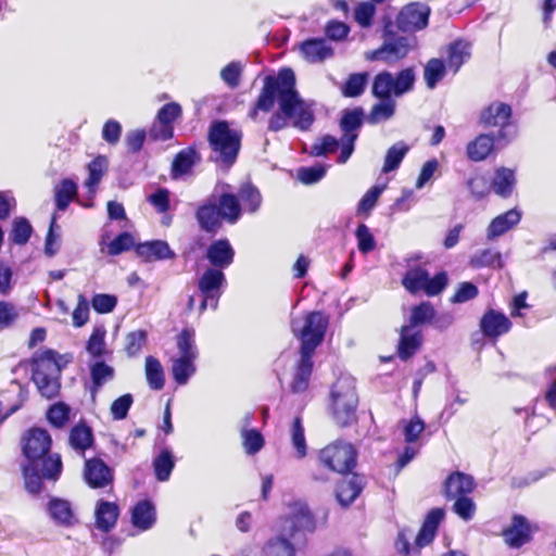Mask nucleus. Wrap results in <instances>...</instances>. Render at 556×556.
Returning a JSON list of instances; mask_svg holds the SVG:
<instances>
[{
  "label": "nucleus",
  "mask_w": 556,
  "mask_h": 556,
  "mask_svg": "<svg viewBox=\"0 0 556 556\" xmlns=\"http://www.w3.org/2000/svg\"><path fill=\"white\" fill-rule=\"evenodd\" d=\"M226 283L227 280L224 270L212 267L204 270L198 279V289L203 296L199 306L200 314H202L208 306L213 309L217 308L219 298L223 293V288Z\"/></svg>",
  "instance_id": "nucleus-12"
},
{
  "label": "nucleus",
  "mask_w": 556,
  "mask_h": 556,
  "mask_svg": "<svg viewBox=\"0 0 556 556\" xmlns=\"http://www.w3.org/2000/svg\"><path fill=\"white\" fill-rule=\"evenodd\" d=\"M476 488L475 479L467 473L455 471L444 482V494L447 500L467 496Z\"/></svg>",
  "instance_id": "nucleus-23"
},
{
  "label": "nucleus",
  "mask_w": 556,
  "mask_h": 556,
  "mask_svg": "<svg viewBox=\"0 0 556 556\" xmlns=\"http://www.w3.org/2000/svg\"><path fill=\"white\" fill-rule=\"evenodd\" d=\"M195 359L186 357H176L172 364V375L175 382L179 386H185L189 381L190 377L197 371L194 364Z\"/></svg>",
  "instance_id": "nucleus-43"
},
{
  "label": "nucleus",
  "mask_w": 556,
  "mask_h": 556,
  "mask_svg": "<svg viewBox=\"0 0 556 556\" xmlns=\"http://www.w3.org/2000/svg\"><path fill=\"white\" fill-rule=\"evenodd\" d=\"M71 362V354H60L51 349L34 353L30 359L31 380L43 397L50 400L59 395L62 369Z\"/></svg>",
  "instance_id": "nucleus-3"
},
{
  "label": "nucleus",
  "mask_w": 556,
  "mask_h": 556,
  "mask_svg": "<svg viewBox=\"0 0 556 556\" xmlns=\"http://www.w3.org/2000/svg\"><path fill=\"white\" fill-rule=\"evenodd\" d=\"M318 459L327 469L346 475L356 466L357 451L352 443L337 440L319 451Z\"/></svg>",
  "instance_id": "nucleus-9"
},
{
  "label": "nucleus",
  "mask_w": 556,
  "mask_h": 556,
  "mask_svg": "<svg viewBox=\"0 0 556 556\" xmlns=\"http://www.w3.org/2000/svg\"><path fill=\"white\" fill-rule=\"evenodd\" d=\"M421 343L422 334L420 331L414 330L412 326H403L397 346L399 357L407 361L419 350Z\"/></svg>",
  "instance_id": "nucleus-29"
},
{
  "label": "nucleus",
  "mask_w": 556,
  "mask_h": 556,
  "mask_svg": "<svg viewBox=\"0 0 556 556\" xmlns=\"http://www.w3.org/2000/svg\"><path fill=\"white\" fill-rule=\"evenodd\" d=\"M382 38L383 43L380 48L366 52V60L382 61L387 64H394L404 59L415 43L414 37L393 35L391 21H388L384 24Z\"/></svg>",
  "instance_id": "nucleus-8"
},
{
  "label": "nucleus",
  "mask_w": 556,
  "mask_h": 556,
  "mask_svg": "<svg viewBox=\"0 0 556 556\" xmlns=\"http://www.w3.org/2000/svg\"><path fill=\"white\" fill-rule=\"evenodd\" d=\"M501 263V254L493 249H484L476 252L469 261L473 268L492 267Z\"/></svg>",
  "instance_id": "nucleus-54"
},
{
  "label": "nucleus",
  "mask_w": 556,
  "mask_h": 556,
  "mask_svg": "<svg viewBox=\"0 0 556 556\" xmlns=\"http://www.w3.org/2000/svg\"><path fill=\"white\" fill-rule=\"evenodd\" d=\"M33 233V227L27 218L16 217L12 223L9 240L16 245H25Z\"/></svg>",
  "instance_id": "nucleus-49"
},
{
  "label": "nucleus",
  "mask_w": 556,
  "mask_h": 556,
  "mask_svg": "<svg viewBox=\"0 0 556 556\" xmlns=\"http://www.w3.org/2000/svg\"><path fill=\"white\" fill-rule=\"evenodd\" d=\"M435 316V311L430 302H422L416 305L412 309L409 325L415 328L418 325H422L432 320Z\"/></svg>",
  "instance_id": "nucleus-56"
},
{
  "label": "nucleus",
  "mask_w": 556,
  "mask_h": 556,
  "mask_svg": "<svg viewBox=\"0 0 556 556\" xmlns=\"http://www.w3.org/2000/svg\"><path fill=\"white\" fill-rule=\"evenodd\" d=\"M375 14L376 7L371 1L359 2L354 10V18L363 28L371 26Z\"/></svg>",
  "instance_id": "nucleus-62"
},
{
  "label": "nucleus",
  "mask_w": 556,
  "mask_h": 556,
  "mask_svg": "<svg viewBox=\"0 0 556 556\" xmlns=\"http://www.w3.org/2000/svg\"><path fill=\"white\" fill-rule=\"evenodd\" d=\"M295 372L293 375L290 390L292 393H303L309 384V379L313 371V356L300 354V359L296 363Z\"/></svg>",
  "instance_id": "nucleus-33"
},
{
  "label": "nucleus",
  "mask_w": 556,
  "mask_h": 556,
  "mask_svg": "<svg viewBox=\"0 0 556 556\" xmlns=\"http://www.w3.org/2000/svg\"><path fill=\"white\" fill-rule=\"evenodd\" d=\"M108 159L104 155H98L88 164V178L85 187L89 193L94 194L104 173L108 169Z\"/></svg>",
  "instance_id": "nucleus-42"
},
{
  "label": "nucleus",
  "mask_w": 556,
  "mask_h": 556,
  "mask_svg": "<svg viewBox=\"0 0 556 556\" xmlns=\"http://www.w3.org/2000/svg\"><path fill=\"white\" fill-rule=\"evenodd\" d=\"M106 330L104 326H94L93 330L86 342V351L90 355L91 359H102L103 356L109 354V350L105 343Z\"/></svg>",
  "instance_id": "nucleus-36"
},
{
  "label": "nucleus",
  "mask_w": 556,
  "mask_h": 556,
  "mask_svg": "<svg viewBox=\"0 0 556 556\" xmlns=\"http://www.w3.org/2000/svg\"><path fill=\"white\" fill-rule=\"evenodd\" d=\"M396 102L394 99H379V102L371 106L369 114L366 116V121L370 125L387 122L394 116Z\"/></svg>",
  "instance_id": "nucleus-39"
},
{
  "label": "nucleus",
  "mask_w": 556,
  "mask_h": 556,
  "mask_svg": "<svg viewBox=\"0 0 556 556\" xmlns=\"http://www.w3.org/2000/svg\"><path fill=\"white\" fill-rule=\"evenodd\" d=\"M292 446L296 452L298 458H304L307 454V445L304 435V428L300 417H295L291 427Z\"/></svg>",
  "instance_id": "nucleus-53"
},
{
  "label": "nucleus",
  "mask_w": 556,
  "mask_h": 556,
  "mask_svg": "<svg viewBox=\"0 0 556 556\" xmlns=\"http://www.w3.org/2000/svg\"><path fill=\"white\" fill-rule=\"evenodd\" d=\"M175 467L174 457L172 451L164 448L154 459L153 468L155 477L159 481H167Z\"/></svg>",
  "instance_id": "nucleus-47"
},
{
  "label": "nucleus",
  "mask_w": 556,
  "mask_h": 556,
  "mask_svg": "<svg viewBox=\"0 0 556 556\" xmlns=\"http://www.w3.org/2000/svg\"><path fill=\"white\" fill-rule=\"evenodd\" d=\"M217 189L206 198L198 207L195 212V219L201 230L215 235L222 227V216L217 208Z\"/></svg>",
  "instance_id": "nucleus-16"
},
{
  "label": "nucleus",
  "mask_w": 556,
  "mask_h": 556,
  "mask_svg": "<svg viewBox=\"0 0 556 556\" xmlns=\"http://www.w3.org/2000/svg\"><path fill=\"white\" fill-rule=\"evenodd\" d=\"M77 193V185L72 179H63L55 188V205L65 211Z\"/></svg>",
  "instance_id": "nucleus-51"
},
{
  "label": "nucleus",
  "mask_w": 556,
  "mask_h": 556,
  "mask_svg": "<svg viewBox=\"0 0 556 556\" xmlns=\"http://www.w3.org/2000/svg\"><path fill=\"white\" fill-rule=\"evenodd\" d=\"M46 513L58 527L72 528L78 523L73 504L65 498L51 496L46 505Z\"/></svg>",
  "instance_id": "nucleus-17"
},
{
  "label": "nucleus",
  "mask_w": 556,
  "mask_h": 556,
  "mask_svg": "<svg viewBox=\"0 0 556 556\" xmlns=\"http://www.w3.org/2000/svg\"><path fill=\"white\" fill-rule=\"evenodd\" d=\"M408 150L409 147L403 141H399L390 147L384 157L382 173L388 174L395 170L402 163Z\"/></svg>",
  "instance_id": "nucleus-48"
},
{
  "label": "nucleus",
  "mask_w": 556,
  "mask_h": 556,
  "mask_svg": "<svg viewBox=\"0 0 556 556\" xmlns=\"http://www.w3.org/2000/svg\"><path fill=\"white\" fill-rule=\"evenodd\" d=\"M443 518L444 510L442 508H433L428 513L415 539L417 548L425 547L433 541Z\"/></svg>",
  "instance_id": "nucleus-26"
},
{
  "label": "nucleus",
  "mask_w": 556,
  "mask_h": 556,
  "mask_svg": "<svg viewBox=\"0 0 556 556\" xmlns=\"http://www.w3.org/2000/svg\"><path fill=\"white\" fill-rule=\"evenodd\" d=\"M416 80L413 67L401 70L395 75L389 71L379 72L371 83V94L377 99L402 97L414 88Z\"/></svg>",
  "instance_id": "nucleus-7"
},
{
  "label": "nucleus",
  "mask_w": 556,
  "mask_h": 556,
  "mask_svg": "<svg viewBox=\"0 0 556 556\" xmlns=\"http://www.w3.org/2000/svg\"><path fill=\"white\" fill-rule=\"evenodd\" d=\"M315 529L314 518L303 504H295L291 515L283 519L280 536L270 539L263 547V556H294L295 551L290 539L298 541L305 532Z\"/></svg>",
  "instance_id": "nucleus-4"
},
{
  "label": "nucleus",
  "mask_w": 556,
  "mask_h": 556,
  "mask_svg": "<svg viewBox=\"0 0 556 556\" xmlns=\"http://www.w3.org/2000/svg\"><path fill=\"white\" fill-rule=\"evenodd\" d=\"M516 185L515 172L507 167H500L495 170L491 184L493 191L501 198L507 199L511 195Z\"/></svg>",
  "instance_id": "nucleus-34"
},
{
  "label": "nucleus",
  "mask_w": 556,
  "mask_h": 556,
  "mask_svg": "<svg viewBox=\"0 0 556 556\" xmlns=\"http://www.w3.org/2000/svg\"><path fill=\"white\" fill-rule=\"evenodd\" d=\"M369 74L367 72L350 74L341 88V92L346 98H356L364 93L367 86Z\"/></svg>",
  "instance_id": "nucleus-45"
},
{
  "label": "nucleus",
  "mask_w": 556,
  "mask_h": 556,
  "mask_svg": "<svg viewBox=\"0 0 556 556\" xmlns=\"http://www.w3.org/2000/svg\"><path fill=\"white\" fill-rule=\"evenodd\" d=\"M52 440L47 430L31 428L23 437L22 451L27 460L23 466L25 489L38 494L42 480L56 481L62 472V459L58 453H50Z\"/></svg>",
  "instance_id": "nucleus-2"
},
{
  "label": "nucleus",
  "mask_w": 556,
  "mask_h": 556,
  "mask_svg": "<svg viewBox=\"0 0 556 556\" xmlns=\"http://www.w3.org/2000/svg\"><path fill=\"white\" fill-rule=\"evenodd\" d=\"M241 437L243 446L249 455H254L264 446V438L262 433L255 429H242Z\"/></svg>",
  "instance_id": "nucleus-60"
},
{
  "label": "nucleus",
  "mask_w": 556,
  "mask_h": 556,
  "mask_svg": "<svg viewBox=\"0 0 556 556\" xmlns=\"http://www.w3.org/2000/svg\"><path fill=\"white\" fill-rule=\"evenodd\" d=\"M121 509L117 503L100 498L94 504V528L103 533L111 532L117 525Z\"/></svg>",
  "instance_id": "nucleus-19"
},
{
  "label": "nucleus",
  "mask_w": 556,
  "mask_h": 556,
  "mask_svg": "<svg viewBox=\"0 0 556 556\" xmlns=\"http://www.w3.org/2000/svg\"><path fill=\"white\" fill-rule=\"evenodd\" d=\"M148 333L146 330L131 331L125 339V352L127 356L134 357L141 352V349L147 343Z\"/></svg>",
  "instance_id": "nucleus-58"
},
{
  "label": "nucleus",
  "mask_w": 556,
  "mask_h": 556,
  "mask_svg": "<svg viewBox=\"0 0 556 556\" xmlns=\"http://www.w3.org/2000/svg\"><path fill=\"white\" fill-rule=\"evenodd\" d=\"M364 110L362 108H354L352 110H344L340 119V129L342 136L340 138L341 151L338 157V163L344 164L354 151L355 141L358 138V130L364 123Z\"/></svg>",
  "instance_id": "nucleus-11"
},
{
  "label": "nucleus",
  "mask_w": 556,
  "mask_h": 556,
  "mask_svg": "<svg viewBox=\"0 0 556 556\" xmlns=\"http://www.w3.org/2000/svg\"><path fill=\"white\" fill-rule=\"evenodd\" d=\"M84 478L92 489H102L113 481L112 469L100 458H90L85 462Z\"/></svg>",
  "instance_id": "nucleus-21"
},
{
  "label": "nucleus",
  "mask_w": 556,
  "mask_h": 556,
  "mask_svg": "<svg viewBox=\"0 0 556 556\" xmlns=\"http://www.w3.org/2000/svg\"><path fill=\"white\" fill-rule=\"evenodd\" d=\"M431 8L425 2H409L396 15L395 23L404 33H417L429 24Z\"/></svg>",
  "instance_id": "nucleus-14"
},
{
  "label": "nucleus",
  "mask_w": 556,
  "mask_h": 556,
  "mask_svg": "<svg viewBox=\"0 0 556 556\" xmlns=\"http://www.w3.org/2000/svg\"><path fill=\"white\" fill-rule=\"evenodd\" d=\"M505 543L513 548H519L531 540L530 526L526 517L515 515L510 527L503 531Z\"/></svg>",
  "instance_id": "nucleus-24"
},
{
  "label": "nucleus",
  "mask_w": 556,
  "mask_h": 556,
  "mask_svg": "<svg viewBox=\"0 0 556 556\" xmlns=\"http://www.w3.org/2000/svg\"><path fill=\"white\" fill-rule=\"evenodd\" d=\"M134 404V396L125 393L115 399L110 406V414L114 420H124Z\"/></svg>",
  "instance_id": "nucleus-59"
},
{
  "label": "nucleus",
  "mask_w": 556,
  "mask_h": 556,
  "mask_svg": "<svg viewBox=\"0 0 556 556\" xmlns=\"http://www.w3.org/2000/svg\"><path fill=\"white\" fill-rule=\"evenodd\" d=\"M495 137L480 135L467 144V156L473 162L485 160L494 149Z\"/></svg>",
  "instance_id": "nucleus-35"
},
{
  "label": "nucleus",
  "mask_w": 556,
  "mask_h": 556,
  "mask_svg": "<svg viewBox=\"0 0 556 556\" xmlns=\"http://www.w3.org/2000/svg\"><path fill=\"white\" fill-rule=\"evenodd\" d=\"M328 327V318L321 312H311L306 315L301 329L292 323V330L301 341L300 354L314 356L315 350L324 341Z\"/></svg>",
  "instance_id": "nucleus-10"
},
{
  "label": "nucleus",
  "mask_w": 556,
  "mask_h": 556,
  "mask_svg": "<svg viewBox=\"0 0 556 556\" xmlns=\"http://www.w3.org/2000/svg\"><path fill=\"white\" fill-rule=\"evenodd\" d=\"M295 85V74L289 67L280 68L277 75H267L249 117L256 121L260 111H271L277 101L278 111L270 116L268 130H282L290 121L293 127L308 130L315 121L313 105L301 98Z\"/></svg>",
  "instance_id": "nucleus-1"
},
{
  "label": "nucleus",
  "mask_w": 556,
  "mask_h": 556,
  "mask_svg": "<svg viewBox=\"0 0 556 556\" xmlns=\"http://www.w3.org/2000/svg\"><path fill=\"white\" fill-rule=\"evenodd\" d=\"M238 199L242 203L245 212L256 213L262 205V194L260 190L251 182L243 184L238 191Z\"/></svg>",
  "instance_id": "nucleus-41"
},
{
  "label": "nucleus",
  "mask_w": 556,
  "mask_h": 556,
  "mask_svg": "<svg viewBox=\"0 0 556 556\" xmlns=\"http://www.w3.org/2000/svg\"><path fill=\"white\" fill-rule=\"evenodd\" d=\"M70 446L80 453H84L93 443L92 429L86 424L75 425L68 435Z\"/></svg>",
  "instance_id": "nucleus-38"
},
{
  "label": "nucleus",
  "mask_w": 556,
  "mask_h": 556,
  "mask_svg": "<svg viewBox=\"0 0 556 556\" xmlns=\"http://www.w3.org/2000/svg\"><path fill=\"white\" fill-rule=\"evenodd\" d=\"M207 140L212 149L211 161L223 169H229L237 161L242 131L230 128L226 121H216L208 128Z\"/></svg>",
  "instance_id": "nucleus-5"
},
{
  "label": "nucleus",
  "mask_w": 556,
  "mask_h": 556,
  "mask_svg": "<svg viewBox=\"0 0 556 556\" xmlns=\"http://www.w3.org/2000/svg\"><path fill=\"white\" fill-rule=\"evenodd\" d=\"M355 237L361 253L368 254L376 249L375 237L367 225L359 224L355 230Z\"/></svg>",
  "instance_id": "nucleus-61"
},
{
  "label": "nucleus",
  "mask_w": 556,
  "mask_h": 556,
  "mask_svg": "<svg viewBox=\"0 0 556 556\" xmlns=\"http://www.w3.org/2000/svg\"><path fill=\"white\" fill-rule=\"evenodd\" d=\"M181 106L176 102L164 104L157 112L156 119L149 130L152 140L166 141L174 135V122L181 116Z\"/></svg>",
  "instance_id": "nucleus-15"
},
{
  "label": "nucleus",
  "mask_w": 556,
  "mask_h": 556,
  "mask_svg": "<svg viewBox=\"0 0 556 556\" xmlns=\"http://www.w3.org/2000/svg\"><path fill=\"white\" fill-rule=\"evenodd\" d=\"M88 369L90 375L89 392L92 401H96L104 384L115 379V368L103 359H94L88 362Z\"/></svg>",
  "instance_id": "nucleus-22"
},
{
  "label": "nucleus",
  "mask_w": 556,
  "mask_h": 556,
  "mask_svg": "<svg viewBox=\"0 0 556 556\" xmlns=\"http://www.w3.org/2000/svg\"><path fill=\"white\" fill-rule=\"evenodd\" d=\"M156 522L155 506L147 500L138 502L131 510V523L135 528L147 531Z\"/></svg>",
  "instance_id": "nucleus-31"
},
{
  "label": "nucleus",
  "mask_w": 556,
  "mask_h": 556,
  "mask_svg": "<svg viewBox=\"0 0 556 556\" xmlns=\"http://www.w3.org/2000/svg\"><path fill=\"white\" fill-rule=\"evenodd\" d=\"M480 330L488 339L496 340L511 329V321L502 312L488 309L480 319Z\"/></svg>",
  "instance_id": "nucleus-20"
},
{
  "label": "nucleus",
  "mask_w": 556,
  "mask_h": 556,
  "mask_svg": "<svg viewBox=\"0 0 556 556\" xmlns=\"http://www.w3.org/2000/svg\"><path fill=\"white\" fill-rule=\"evenodd\" d=\"M193 329L185 328L177 336V349L180 357L197 359L199 352Z\"/></svg>",
  "instance_id": "nucleus-46"
},
{
  "label": "nucleus",
  "mask_w": 556,
  "mask_h": 556,
  "mask_svg": "<svg viewBox=\"0 0 556 556\" xmlns=\"http://www.w3.org/2000/svg\"><path fill=\"white\" fill-rule=\"evenodd\" d=\"M521 219V212L518 208H511L495 218L492 219L490 223L488 230H486V237L489 240H493L505 232H507L509 229H511L514 226L519 224Z\"/></svg>",
  "instance_id": "nucleus-28"
},
{
  "label": "nucleus",
  "mask_w": 556,
  "mask_h": 556,
  "mask_svg": "<svg viewBox=\"0 0 556 556\" xmlns=\"http://www.w3.org/2000/svg\"><path fill=\"white\" fill-rule=\"evenodd\" d=\"M47 419L55 428H63L70 419V407L62 402L53 404L47 412Z\"/></svg>",
  "instance_id": "nucleus-63"
},
{
  "label": "nucleus",
  "mask_w": 556,
  "mask_h": 556,
  "mask_svg": "<svg viewBox=\"0 0 556 556\" xmlns=\"http://www.w3.org/2000/svg\"><path fill=\"white\" fill-rule=\"evenodd\" d=\"M358 395L355 379L341 376L330 390V413L333 421L340 427H349L357 421L356 409Z\"/></svg>",
  "instance_id": "nucleus-6"
},
{
  "label": "nucleus",
  "mask_w": 556,
  "mask_h": 556,
  "mask_svg": "<svg viewBox=\"0 0 556 556\" xmlns=\"http://www.w3.org/2000/svg\"><path fill=\"white\" fill-rule=\"evenodd\" d=\"M217 208L222 219L230 225L236 224L242 214V206L238 197L231 192H222L217 195Z\"/></svg>",
  "instance_id": "nucleus-32"
},
{
  "label": "nucleus",
  "mask_w": 556,
  "mask_h": 556,
  "mask_svg": "<svg viewBox=\"0 0 556 556\" xmlns=\"http://www.w3.org/2000/svg\"><path fill=\"white\" fill-rule=\"evenodd\" d=\"M511 108L503 102H493L480 115V122L486 127H500L496 139L510 141L516 136V127L510 123Z\"/></svg>",
  "instance_id": "nucleus-13"
},
{
  "label": "nucleus",
  "mask_w": 556,
  "mask_h": 556,
  "mask_svg": "<svg viewBox=\"0 0 556 556\" xmlns=\"http://www.w3.org/2000/svg\"><path fill=\"white\" fill-rule=\"evenodd\" d=\"M446 67L440 59H431L427 62L424 70V78L429 89L435 88L438 83L444 77Z\"/></svg>",
  "instance_id": "nucleus-52"
},
{
  "label": "nucleus",
  "mask_w": 556,
  "mask_h": 556,
  "mask_svg": "<svg viewBox=\"0 0 556 556\" xmlns=\"http://www.w3.org/2000/svg\"><path fill=\"white\" fill-rule=\"evenodd\" d=\"M198 153L193 148L179 151L172 164V172L175 177L188 174L195 164Z\"/></svg>",
  "instance_id": "nucleus-44"
},
{
  "label": "nucleus",
  "mask_w": 556,
  "mask_h": 556,
  "mask_svg": "<svg viewBox=\"0 0 556 556\" xmlns=\"http://www.w3.org/2000/svg\"><path fill=\"white\" fill-rule=\"evenodd\" d=\"M146 379L150 389L160 391L165 386V374L161 362L154 356H147L144 364Z\"/></svg>",
  "instance_id": "nucleus-40"
},
{
  "label": "nucleus",
  "mask_w": 556,
  "mask_h": 556,
  "mask_svg": "<svg viewBox=\"0 0 556 556\" xmlns=\"http://www.w3.org/2000/svg\"><path fill=\"white\" fill-rule=\"evenodd\" d=\"M428 271L421 267H414L406 271L402 278L403 287L412 294L424 290Z\"/></svg>",
  "instance_id": "nucleus-50"
},
{
  "label": "nucleus",
  "mask_w": 556,
  "mask_h": 556,
  "mask_svg": "<svg viewBox=\"0 0 556 556\" xmlns=\"http://www.w3.org/2000/svg\"><path fill=\"white\" fill-rule=\"evenodd\" d=\"M135 251L146 262L173 260L176 254L164 240H152L138 243Z\"/></svg>",
  "instance_id": "nucleus-25"
},
{
  "label": "nucleus",
  "mask_w": 556,
  "mask_h": 556,
  "mask_svg": "<svg viewBox=\"0 0 556 556\" xmlns=\"http://www.w3.org/2000/svg\"><path fill=\"white\" fill-rule=\"evenodd\" d=\"M362 492V484L358 477L341 480L336 489V496L342 506H349Z\"/></svg>",
  "instance_id": "nucleus-37"
},
{
  "label": "nucleus",
  "mask_w": 556,
  "mask_h": 556,
  "mask_svg": "<svg viewBox=\"0 0 556 556\" xmlns=\"http://www.w3.org/2000/svg\"><path fill=\"white\" fill-rule=\"evenodd\" d=\"M471 56L470 42L457 39L451 42L447 47L446 66L450 71L456 74L464 63Z\"/></svg>",
  "instance_id": "nucleus-30"
},
{
  "label": "nucleus",
  "mask_w": 556,
  "mask_h": 556,
  "mask_svg": "<svg viewBox=\"0 0 556 556\" xmlns=\"http://www.w3.org/2000/svg\"><path fill=\"white\" fill-rule=\"evenodd\" d=\"M235 250L227 238H220L212 241L206 248L205 258L210 267L224 270L235 261Z\"/></svg>",
  "instance_id": "nucleus-18"
},
{
  "label": "nucleus",
  "mask_w": 556,
  "mask_h": 556,
  "mask_svg": "<svg viewBox=\"0 0 556 556\" xmlns=\"http://www.w3.org/2000/svg\"><path fill=\"white\" fill-rule=\"evenodd\" d=\"M466 186L468 190L470 191V194L476 200H482L485 198L491 189V184L489 182V179L481 174H476L475 176L470 177L466 181Z\"/></svg>",
  "instance_id": "nucleus-57"
},
{
  "label": "nucleus",
  "mask_w": 556,
  "mask_h": 556,
  "mask_svg": "<svg viewBox=\"0 0 556 556\" xmlns=\"http://www.w3.org/2000/svg\"><path fill=\"white\" fill-rule=\"evenodd\" d=\"M242 72V63L240 61H232L222 68L220 78L230 89H236L240 85Z\"/></svg>",
  "instance_id": "nucleus-55"
},
{
  "label": "nucleus",
  "mask_w": 556,
  "mask_h": 556,
  "mask_svg": "<svg viewBox=\"0 0 556 556\" xmlns=\"http://www.w3.org/2000/svg\"><path fill=\"white\" fill-rule=\"evenodd\" d=\"M300 51L303 58L311 63L323 62L333 54L332 48L324 38H311L303 41Z\"/></svg>",
  "instance_id": "nucleus-27"
},
{
  "label": "nucleus",
  "mask_w": 556,
  "mask_h": 556,
  "mask_svg": "<svg viewBox=\"0 0 556 556\" xmlns=\"http://www.w3.org/2000/svg\"><path fill=\"white\" fill-rule=\"evenodd\" d=\"M548 383L544 393V400L548 407L556 413V364L545 369Z\"/></svg>",
  "instance_id": "nucleus-64"
}]
</instances>
